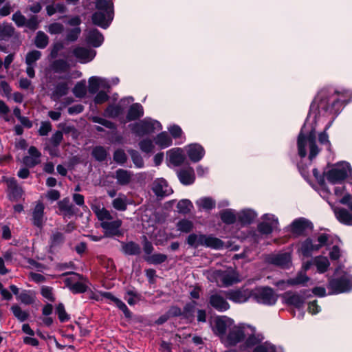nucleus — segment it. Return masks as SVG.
<instances>
[{"instance_id":"obj_4","label":"nucleus","mask_w":352,"mask_h":352,"mask_svg":"<svg viewBox=\"0 0 352 352\" xmlns=\"http://www.w3.org/2000/svg\"><path fill=\"white\" fill-rule=\"evenodd\" d=\"M187 243L190 246L196 248L199 245H205L214 249H220L223 247V242L221 239L204 234H191L187 238Z\"/></svg>"},{"instance_id":"obj_34","label":"nucleus","mask_w":352,"mask_h":352,"mask_svg":"<svg viewBox=\"0 0 352 352\" xmlns=\"http://www.w3.org/2000/svg\"><path fill=\"white\" fill-rule=\"evenodd\" d=\"M91 209L96 215L98 219L101 222H105L106 221H110L113 219L110 212L105 208L100 207V205H92Z\"/></svg>"},{"instance_id":"obj_43","label":"nucleus","mask_w":352,"mask_h":352,"mask_svg":"<svg viewBox=\"0 0 352 352\" xmlns=\"http://www.w3.org/2000/svg\"><path fill=\"white\" fill-rule=\"evenodd\" d=\"M11 311H12L14 317L20 322H24L30 317L29 312L22 310L21 307L18 305H13L11 307Z\"/></svg>"},{"instance_id":"obj_32","label":"nucleus","mask_w":352,"mask_h":352,"mask_svg":"<svg viewBox=\"0 0 352 352\" xmlns=\"http://www.w3.org/2000/svg\"><path fill=\"white\" fill-rule=\"evenodd\" d=\"M122 252L126 255H139L141 248L139 244L133 242H121Z\"/></svg>"},{"instance_id":"obj_2","label":"nucleus","mask_w":352,"mask_h":352,"mask_svg":"<svg viewBox=\"0 0 352 352\" xmlns=\"http://www.w3.org/2000/svg\"><path fill=\"white\" fill-rule=\"evenodd\" d=\"M96 8L98 11L92 14V23L105 29L113 18V3L111 0H97Z\"/></svg>"},{"instance_id":"obj_13","label":"nucleus","mask_w":352,"mask_h":352,"mask_svg":"<svg viewBox=\"0 0 352 352\" xmlns=\"http://www.w3.org/2000/svg\"><path fill=\"white\" fill-rule=\"evenodd\" d=\"M67 274L73 275V276L67 278L65 280V283L74 294H81L87 290V286L85 283L77 281V280H82L83 278L82 275L74 272H67L63 275Z\"/></svg>"},{"instance_id":"obj_3","label":"nucleus","mask_w":352,"mask_h":352,"mask_svg":"<svg viewBox=\"0 0 352 352\" xmlns=\"http://www.w3.org/2000/svg\"><path fill=\"white\" fill-rule=\"evenodd\" d=\"M309 144V159L311 161L318 154L320 150L316 144V135L311 132L306 136L302 132L299 133L297 140L298 153L301 158H304L307 155L306 146Z\"/></svg>"},{"instance_id":"obj_48","label":"nucleus","mask_w":352,"mask_h":352,"mask_svg":"<svg viewBox=\"0 0 352 352\" xmlns=\"http://www.w3.org/2000/svg\"><path fill=\"white\" fill-rule=\"evenodd\" d=\"M333 243L336 244L331 248V261L338 259L341 256L340 249L338 245L341 241L337 236H331V244Z\"/></svg>"},{"instance_id":"obj_19","label":"nucleus","mask_w":352,"mask_h":352,"mask_svg":"<svg viewBox=\"0 0 352 352\" xmlns=\"http://www.w3.org/2000/svg\"><path fill=\"white\" fill-rule=\"evenodd\" d=\"M208 303L211 307L219 312L226 311L230 307L226 298L219 293L212 294L209 297Z\"/></svg>"},{"instance_id":"obj_22","label":"nucleus","mask_w":352,"mask_h":352,"mask_svg":"<svg viewBox=\"0 0 352 352\" xmlns=\"http://www.w3.org/2000/svg\"><path fill=\"white\" fill-rule=\"evenodd\" d=\"M58 214L64 217L70 218L76 214L75 207L71 203L69 197H65L57 203Z\"/></svg>"},{"instance_id":"obj_40","label":"nucleus","mask_w":352,"mask_h":352,"mask_svg":"<svg viewBox=\"0 0 352 352\" xmlns=\"http://www.w3.org/2000/svg\"><path fill=\"white\" fill-rule=\"evenodd\" d=\"M155 144L162 148H164L172 144V139L166 132H162L157 135Z\"/></svg>"},{"instance_id":"obj_36","label":"nucleus","mask_w":352,"mask_h":352,"mask_svg":"<svg viewBox=\"0 0 352 352\" xmlns=\"http://www.w3.org/2000/svg\"><path fill=\"white\" fill-rule=\"evenodd\" d=\"M124 112L123 107L119 104H109L104 111L105 117L115 118L122 114Z\"/></svg>"},{"instance_id":"obj_56","label":"nucleus","mask_w":352,"mask_h":352,"mask_svg":"<svg viewBox=\"0 0 352 352\" xmlns=\"http://www.w3.org/2000/svg\"><path fill=\"white\" fill-rule=\"evenodd\" d=\"M263 337L260 334H252L246 339L245 344L247 347H252L261 342Z\"/></svg>"},{"instance_id":"obj_35","label":"nucleus","mask_w":352,"mask_h":352,"mask_svg":"<svg viewBox=\"0 0 352 352\" xmlns=\"http://www.w3.org/2000/svg\"><path fill=\"white\" fill-rule=\"evenodd\" d=\"M50 67L55 73H65L70 69L69 64L64 59H57L54 60Z\"/></svg>"},{"instance_id":"obj_52","label":"nucleus","mask_w":352,"mask_h":352,"mask_svg":"<svg viewBox=\"0 0 352 352\" xmlns=\"http://www.w3.org/2000/svg\"><path fill=\"white\" fill-rule=\"evenodd\" d=\"M177 230L182 232L188 233L193 228V223L192 221L187 219H182L177 223Z\"/></svg>"},{"instance_id":"obj_55","label":"nucleus","mask_w":352,"mask_h":352,"mask_svg":"<svg viewBox=\"0 0 352 352\" xmlns=\"http://www.w3.org/2000/svg\"><path fill=\"white\" fill-rule=\"evenodd\" d=\"M101 81H102L101 79H100L98 77H95V76L91 77L89 79V87H88L89 92L91 94H96L100 87Z\"/></svg>"},{"instance_id":"obj_12","label":"nucleus","mask_w":352,"mask_h":352,"mask_svg":"<svg viewBox=\"0 0 352 352\" xmlns=\"http://www.w3.org/2000/svg\"><path fill=\"white\" fill-rule=\"evenodd\" d=\"M328 240L327 234H320L318 239V243H314L311 239H307L301 245V252L305 256H309L312 252L318 250L322 246H323Z\"/></svg>"},{"instance_id":"obj_57","label":"nucleus","mask_w":352,"mask_h":352,"mask_svg":"<svg viewBox=\"0 0 352 352\" xmlns=\"http://www.w3.org/2000/svg\"><path fill=\"white\" fill-rule=\"evenodd\" d=\"M81 33V29L80 27L68 29L67 30L66 39L70 42L76 41Z\"/></svg>"},{"instance_id":"obj_10","label":"nucleus","mask_w":352,"mask_h":352,"mask_svg":"<svg viewBox=\"0 0 352 352\" xmlns=\"http://www.w3.org/2000/svg\"><path fill=\"white\" fill-rule=\"evenodd\" d=\"M350 164L346 162H340L331 166V184L341 182L351 173Z\"/></svg>"},{"instance_id":"obj_51","label":"nucleus","mask_w":352,"mask_h":352,"mask_svg":"<svg viewBox=\"0 0 352 352\" xmlns=\"http://www.w3.org/2000/svg\"><path fill=\"white\" fill-rule=\"evenodd\" d=\"M192 208V203L188 199H183L178 202L177 205V210L179 213L188 214Z\"/></svg>"},{"instance_id":"obj_44","label":"nucleus","mask_w":352,"mask_h":352,"mask_svg":"<svg viewBox=\"0 0 352 352\" xmlns=\"http://www.w3.org/2000/svg\"><path fill=\"white\" fill-rule=\"evenodd\" d=\"M170 161L175 166H179L184 161V156L180 149L171 150L169 153Z\"/></svg>"},{"instance_id":"obj_17","label":"nucleus","mask_w":352,"mask_h":352,"mask_svg":"<svg viewBox=\"0 0 352 352\" xmlns=\"http://www.w3.org/2000/svg\"><path fill=\"white\" fill-rule=\"evenodd\" d=\"M122 223V220L116 219L113 221H106L105 222H101L100 226L104 230V235L107 237H111L113 236H120L121 232L120 228Z\"/></svg>"},{"instance_id":"obj_8","label":"nucleus","mask_w":352,"mask_h":352,"mask_svg":"<svg viewBox=\"0 0 352 352\" xmlns=\"http://www.w3.org/2000/svg\"><path fill=\"white\" fill-rule=\"evenodd\" d=\"M216 281L221 283L223 286H230L240 281L239 274L232 267H228L225 270H216L214 272Z\"/></svg>"},{"instance_id":"obj_27","label":"nucleus","mask_w":352,"mask_h":352,"mask_svg":"<svg viewBox=\"0 0 352 352\" xmlns=\"http://www.w3.org/2000/svg\"><path fill=\"white\" fill-rule=\"evenodd\" d=\"M144 115V109L139 103H133L128 110L126 119L127 122L136 120Z\"/></svg>"},{"instance_id":"obj_38","label":"nucleus","mask_w":352,"mask_h":352,"mask_svg":"<svg viewBox=\"0 0 352 352\" xmlns=\"http://www.w3.org/2000/svg\"><path fill=\"white\" fill-rule=\"evenodd\" d=\"M220 217L221 221L228 225L233 224L237 220V216L235 212L230 210H223L220 212Z\"/></svg>"},{"instance_id":"obj_37","label":"nucleus","mask_w":352,"mask_h":352,"mask_svg":"<svg viewBox=\"0 0 352 352\" xmlns=\"http://www.w3.org/2000/svg\"><path fill=\"white\" fill-rule=\"evenodd\" d=\"M15 32L14 28L11 24L0 23V41H6L11 38Z\"/></svg>"},{"instance_id":"obj_21","label":"nucleus","mask_w":352,"mask_h":352,"mask_svg":"<svg viewBox=\"0 0 352 352\" xmlns=\"http://www.w3.org/2000/svg\"><path fill=\"white\" fill-rule=\"evenodd\" d=\"M69 90V80L67 79L65 80L60 81L54 85L53 89H52L50 98L54 101H58L63 96L67 95Z\"/></svg>"},{"instance_id":"obj_18","label":"nucleus","mask_w":352,"mask_h":352,"mask_svg":"<svg viewBox=\"0 0 352 352\" xmlns=\"http://www.w3.org/2000/svg\"><path fill=\"white\" fill-rule=\"evenodd\" d=\"M231 323L232 320L226 316H217L214 319L211 327L214 334L223 336Z\"/></svg>"},{"instance_id":"obj_11","label":"nucleus","mask_w":352,"mask_h":352,"mask_svg":"<svg viewBox=\"0 0 352 352\" xmlns=\"http://www.w3.org/2000/svg\"><path fill=\"white\" fill-rule=\"evenodd\" d=\"M3 181L6 183V192L8 199L12 201H18L23 195V190L14 177H3Z\"/></svg>"},{"instance_id":"obj_33","label":"nucleus","mask_w":352,"mask_h":352,"mask_svg":"<svg viewBox=\"0 0 352 352\" xmlns=\"http://www.w3.org/2000/svg\"><path fill=\"white\" fill-rule=\"evenodd\" d=\"M337 219L342 223L352 226V213L344 208H336L334 210Z\"/></svg>"},{"instance_id":"obj_42","label":"nucleus","mask_w":352,"mask_h":352,"mask_svg":"<svg viewBox=\"0 0 352 352\" xmlns=\"http://www.w3.org/2000/svg\"><path fill=\"white\" fill-rule=\"evenodd\" d=\"M16 299L24 305H30L34 302L35 296L30 291L25 290L16 296Z\"/></svg>"},{"instance_id":"obj_20","label":"nucleus","mask_w":352,"mask_h":352,"mask_svg":"<svg viewBox=\"0 0 352 352\" xmlns=\"http://www.w3.org/2000/svg\"><path fill=\"white\" fill-rule=\"evenodd\" d=\"M151 189L154 194L160 198L168 196L172 192V190L169 188L167 182L162 178L154 180L152 183Z\"/></svg>"},{"instance_id":"obj_47","label":"nucleus","mask_w":352,"mask_h":352,"mask_svg":"<svg viewBox=\"0 0 352 352\" xmlns=\"http://www.w3.org/2000/svg\"><path fill=\"white\" fill-rule=\"evenodd\" d=\"M197 205L204 210H212L215 208V201L209 197H203L197 201Z\"/></svg>"},{"instance_id":"obj_5","label":"nucleus","mask_w":352,"mask_h":352,"mask_svg":"<svg viewBox=\"0 0 352 352\" xmlns=\"http://www.w3.org/2000/svg\"><path fill=\"white\" fill-rule=\"evenodd\" d=\"M352 98V93L345 89H336L331 94V115L337 116L343 109L345 104L349 102Z\"/></svg>"},{"instance_id":"obj_30","label":"nucleus","mask_w":352,"mask_h":352,"mask_svg":"<svg viewBox=\"0 0 352 352\" xmlns=\"http://www.w3.org/2000/svg\"><path fill=\"white\" fill-rule=\"evenodd\" d=\"M310 224V222L305 219H296L291 225V230L294 234L301 235L309 228Z\"/></svg>"},{"instance_id":"obj_41","label":"nucleus","mask_w":352,"mask_h":352,"mask_svg":"<svg viewBox=\"0 0 352 352\" xmlns=\"http://www.w3.org/2000/svg\"><path fill=\"white\" fill-rule=\"evenodd\" d=\"M49 43L48 36L42 31H38L34 38L35 45L40 49L45 48Z\"/></svg>"},{"instance_id":"obj_50","label":"nucleus","mask_w":352,"mask_h":352,"mask_svg":"<svg viewBox=\"0 0 352 352\" xmlns=\"http://www.w3.org/2000/svg\"><path fill=\"white\" fill-rule=\"evenodd\" d=\"M41 52L38 50H32L29 52L25 56V63L27 65H34V64L41 58Z\"/></svg>"},{"instance_id":"obj_58","label":"nucleus","mask_w":352,"mask_h":352,"mask_svg":"<svg viewBox=\"0 0 352 352\" xmlns=\"http://www.w3.org/2000/svg\"><path fill=\"white\" fill-rule=\"evenodd\" d=\"M73 93L77 98H83L87 94L85 83L78 82L73 89Z\"/></svg>"},{"instance_id":"obj_23","label":"nucleus","mask_w":352,"mask_h":352,"mask_svg":"<svg viewBox=\"0 0 352 352\" xmlns=\"http://www.w3.org/2000/svg\"><path fill=\"white\" fill-rule=\"evenodd\" d=\"M244 329L241 327L234 326L230 329L227 336V342L231 346H235L245 338Z\"/></svg>"},{"instance_id":"obj_59","label":"nucleus","mask_w":352,"mask_h":352,"mask_svg":"<svg viewBox=\"0 0 352 352\" xmlns=\"http://www.w3.org/2000/svg\"><path fill=\"white\" fill-rule=\"evenodd\" d=\"M140 148L142 152L148 153L153 151L154 145L151 140L144 139L139 142Z\"/></svg>"},{"instance_id":"obj_24","label":"nucleus","mask_w":352,"mask_h":352,"mask_svg":"<svg viewBox=\"0 0 352 352\" xmlns=\"http://www.w3.org/2000/svg\"><path fill=\"white\" fill-rule=\"evenodd\" d=\"M302 294L287 292L285 294V301L287 304L293 305L297 308L301 307L306 298L305 292Z\"/></svg>"},{"instance_id":"obj_64","label":"nucleus","mask_w":352,"mask_h":352,"mask_svg":"<svg viewBox=\"0 0 352 352\" xmlns=\"http://www.w3.org/2000/svg\"><path fill=\"white\" fill-rule=\"evenodd\" d=\"M12 19L16 26L19 28L25 26L26 23V18L20 11H17L13 14Z\"/></svg>"},{"instance_id":"obj_49","label":"nucleus","mask_w":352,"mask_h":352,"mask_svg":"<svg viewBox=\"0 0 352 352\" xmlns=\"http://www.w3.org/2000/svg\"><path fill=\"white\" fill-rule=\"evenodd\" d=\"M91 154L93 157L99 162L105 160L107 156L106 149L101 146H96L94 148Z\"/></svg>"},{"instance_id":"obj_62","label":"nucleus","mask_w":352,"mask_h":352,"mask_svg":"<svg viewBox=\"0 0 352 352\" xmlns=\"http://www.w3.org/2000/svg\"><path fill=\"white\" fill-rule=\"evenodd\" d=\"M253 352H276V349L274 345L269 342H265L257 345Z\"/></svg>"},{"instance_id":"obj_53","label":"nucleus","mask_w":352,"mask_h":352,"mask_svg":"<svg viewBox=\"0 0 352 352\" xmlns=\"http://www.w3.org/2000/svg\"><path fill=\"white\" fill-rule=\"evenodd\" d=\"M314 263L317 267L318 270L321 273L324 272L329 266V261L326 257H316L314 259Z\"/></svg>"},{"instance_id":"obj_60","label":"nucleus","mask_w":352,"mask_h":352,"mask_svg":"<svg viewBox=\"0 0 352 352\" xmlns=\"http://www.w3.org/2000/svg\"><path fill=\"white\" fill-rule=\"evenodd\" d=\"M112 206L117 210L124 211L127 208L126 200L125 198H116L112 201Z\"/></svg>"},{"instance_id":"obj_25","label":"nucleus","mask_w":352,"mask_h":352,"mask_svg":"<svg viewBox=\"0 0 352 352\" xmlns=\"http://www.w3.org/2000/svg\"><path fill=\"white\" fill-rule=\"evenodd\" d=\"M85 39L88 44L98 47L103 43L104 36L97 29L93 28L87 31Z\"/></svg>"},{"instance_id":"obj_26","label":"nucleus","mask_w":352,"mask_h":352,"mask_svg":"<svg viewBox=\"0 0 352 352\" xmlns=\"http://www.w3.org/2000/svg\"><path fill=\"white\" fill-rule=\"evenodd\" d=\"M177 175L181 183L184 185H190L195 179V172L191 167L181 169L178 172Z\"/></svg>"},{"instance_id":"obj_39","label":"nucleus","mask_w":352,"mask_h":352,"mask_svg":"<svg viewBox=\"0 0 352 352\" xmlns=\"http://www.w3.org/2000/svg\"><path fill=\"white\" fill-rule=\"evenodd\" d=\"M65 238L63 233L59 231H54L50 236V248H56L60 246L65 242Z\"/></svg>"},{"instance_id":"obj_63","label":"nucleus","mask_w":352,"mask_h":352,"mask_svg":"<svg viewBox=\"0 0 352 352\" xmlns=\"http://www.w3.org/2000/svg\"><path fill=\"white\" fill-rule=\"evenodd\" d=\"M91 120L93 122L100 124L101 125H102L108 129H113L116 128V125L114 123H113L112 122H111L109 120L102 118L100 117L93 116L91 118Z\"/></svg>"},{"instance_id":"obj_6","label":"nucleus","mask_w":352,"mask_h":352,"mask_svg":"<svg viewBox=\"0 0 352 352\" xmlns=\"http://www.w3.org/2000/svg\"><path fill=\"white\" fill-rule=\"evenodd\" d=\"M251 296L256 302L267 305L275 304L277 300L273 289L269 287H258L251 289Z\"/></svg>"},{"instance_id":"obj_9","label":"nucleus","mask_w":352,"mask_h":352,"mask_svg":"<svg viewBox=\"0 0 352 352\" xmlns=\"http://www.w3.org/2000/svg\"><path fill=\"white\" fill-rule=\"evenodd\" d=\"M160 126V123L157 121L144 119L133 124L131 131L138 136H143L153 133Z\"/></svg>"},{"instance_id":"obj_1","label":"nucleus","mask_w":352,"mask_h":352,"mask_svg":"<svg viewBox=\"0 0 352 352\" xmlns=\"http://www.w3.org/2000/svg\"><path fill=\"white\" fill-rule=\"evenodd\" d=\"M352 290V274L343 265H339L331 277V294L349 292Z\"/></svg>"},{"instance_id":"obj_14","label":"nucleus","mask_w":352,"mask_h":352,"mask_svg":"<svg viewBox=\"0 0 352 352\" xmlns=\"http://www.w3.org/2000/svg\"><path fill=\"white\" fill-rule=\"evenodd\" d=\"M225 295L226 298L235 303H243L252 298L251 289L244 287L227 291Z\"/></svg>"},{"instance_id":"obj_45","label":"nucleus","mask_w":352,"mask_h":352,"mask_svg":"<svg viewBox=\"0 0 352 352\" xmlns=\"http://www.w3.org/2000/svg\"><path fill=\"white\" fill-rule=\"evenodd\" d=\"M144 259L149 264L158 265L167 260V256L164 254L157 253L151 256H144Z\"/></svg>"},{"instance_id":"obj_61","label":"nucleus","mask_w":352,"mask_h":352,"mask_svg":"<svg viewBox=\"0 0 352 352\" xmlns=\"http://www.w3.org/2000/svg\"><path fill=\"white\" fill-rule=\"evenodd\" d=\"M56 312L58 315V319L61 322H64L69 320V316L65 309L63 304L59 303L56 308Z\"/></svg>"},{"instance_id":"obj_54","label":"nucleus","mask_w":352,"mask_h":352,"mask_svg":"<svg viewBox=\"0 0 352 352\" xmlns=\"http://www.w3.org/2000/svg\"><path fill=\"white\" fill-rule=\"evenodd\" d=\"M278 223V221L276 220L273 223H270L267 222H261L258 226V231L264 234H269L272 232L273 230V225L275 226Z\"/></svg>"},{"instance_id":"obj_31","label":"nucleus","mask_w":352,"mask_h":352,"mask_svg":"<svg viewBox=\"0 0 352 352\" xmlns=\"http://www.w3.org/2000/svg\"><path fill=\"white\" fill-rule=\"evenodd\" d=\"M188 155L191 161L199 162L204 155V149L199 144L190 145L188 149Z\"/></svg>"},{"instance_id":"obj_16","label":"nucleus","mask_w":352,"mask_h":352,"mask_svg":"<svg viewBox=\"0 0 352 352\" xmlns=\"http://www.w3.org/2000/svg\"><path fill=\"white\" fill-rule=\"evenodd\" d=\"M44 210V204L41 201H36L34 208L32 209V221L33 225L38 228H42L46 221Z\"/></svg>"},{"instance_id":"obj_29","label":"nucleus","mask_w":352,"mask_h":352,"mask_svg":"<svg viewBox=\"0 0 352 352\" xmlns=\"http://www.w3.org/2000/svg\"><path fill=\"white\" fill-rule=\"evenodd\" d=\"M269 261L273 265L281 267L283 268H287L289 267L291 258L289 254L283 253L271 256Z\"/></svg>"},{"instance_id":"obj_15","label":"nucleus","mask_w":352,"mask_h":352,"mask_svg":"<svg viewBox=\"0 0 352 352\" xmlns=\"http://www.w3.org/2000/svg\"><path fill=\"white\" fill-rule=\"evenodd\" d=\"M72 54L80 63L85 64L94 58L96 52L90 47L76 46L72 50Z\"/></svg>"},{"instance_id":"obj_28","label":"nucleus","mask_w":352,"mask_h":352,"mask_svg":"<svg viewBox=\"0 0 352 352\" xmlns=\"http://www.w3.org/2000/svg\"><path fill=\"white\" fill-rule=\"evenodd\" d=\"M133 174L132 172L120 168L116 171L115 178L117 179L118 184L120 186L129 185L133 179Z\"/></svg>"},{"instance_id":"obj_46","label":"nucleus","mask_w":352,"mask_h":352,"mask_svg":"<svg viewBox=\"0 0 352 352\" xmlns=\"http://www.w3.org/2000/svg\"><path fill=\"white\" fill-rule=\"evenodd\" d=\"M197 304V302L194 300L187 303L183 309L182 316L186 319L192 320Z\"/></svg>"},{"instance_id":"obj_7","label":"nucleus","mask_w":352,"mask_h":352,"mask_svg":"<svg viewBox=\"0 0 352 352\" xmlns=\"http://www.w3.org/2000/svg\"><path fill=\"white\" fill-rule=\"evenodd\" d=\"M313 174L316 177L319 185V193L320 196L327 200L328 203L330 197V192L328 188V184L330 183V165L328 163L324 169L322 175L319 174L317 169H314Z\"/></svg>"}]
</instances>
